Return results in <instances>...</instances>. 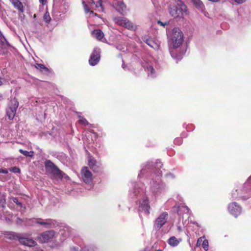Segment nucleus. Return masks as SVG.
<instances>
[{
    "label": "nucleus",
    "instance_id": "obj_1",
    "mask_svg": "<svg viewBox=\"0 0 251 251\" xmlns=\"http://www.w3.org/2000/svg\"><path fill=\"white\" fill-rule=\"evenodd\" d=\"M156 166L157 168L154 166L152 162H147L141 166V170L138 174L140 179H151L149 183L150 190L155 197L164 195L168 191L166 184L160 178L162 173L158 168L162 166V163L156 162Z\"/></svg>",
    "mask_w": 251,
    "mask_h": 251
},
{
    "label": "nucleus",
    "instance_id": "obj_2",
    "mask_svg": "<svg viewBox=\"0 0 251 251\" xmlns=\"http://www.w3.org/2000/svg\"><path fill=\"white\" fill-rule=\"evenodd\" d=\"M139 179V181L131 182L128 196L133 201L138 205V210L149 215L150 214L151 206L149 198L146 194V189L144 184L141 182L144 178Z\"/></svg>",
    "mask_w": 251,
    "mask_h": 251
},
{
    "label": "nucleus",
    "instance_id": "obj_3",
    "mask_svg": "<svg viewBox=\"0 0 251 251\" xmlns=\"http://www.w3.org/2000/svg\"><path fill=\"white\" fill-rule=\"evenodd\" d=\"M173 49H170V52L172 57L177 60L181 59L182 56L185 53L186 50L177 53L176 49L178 48L183 41V34L178 28H174L173 30L171 37Z\"/></svg>",
    "mask_w": 251,
    "mask_h": 251
},
{
    "label": "nucleus",
    "instance_id": "obj_4",
    "mask_svg": "<svg viewBox=\"0 0 251 251\" xmlns=\"http://www.w3.org/2000/svg\"><path fill=\"white\" fill-rule=\"evenodd\" d=\"M177 4V5L173 4L169 5V14L175 18L183 17L184 14H187V6L181 0H178Z\"/></svg>",
    "mask_w": 251,
    "mask_h": 251
},
{
    "label": "nucleus",
    "instance_id": "obj_5",
    "mask_svg": "<svg viewBox=\"0 0 251 251\" xmlns=\"http://www.w3.org/2000/svg\"><path fill=\"white\" fill-rule=\"evenodd\" d=\"M46 171L52 175L54 177L62 179L63 177L65 178H69V176L63 172L61 171L51 161L47 160L44 163Z\"/></svg>",
    "mask_w": 251,
    "mask_h": 251
},
{
    "label": "nucleus",
    "instance_id": "obj_6",
    "mask_svg": "<svg viewBox=\"0 0 251 251\" xmlns=\"http://www.w3.org/2000/svg\"><path fill=\"white\" fill-rule=\"evenodd\" d=\"M32 222L42 226L45 228H54L60 226V223L52 219L41 218L31 219Z\"/></svg>",
    "mask_w": 251,
    "mask_h": 251
},
{
    "label": "nucleus",
    "instance_id": "obj_7",
    "mask_svg": "<svg viewBox=\"0 0 251 251\" xmlns=\"http://www.w3.org/2000/svg\"><path fill=\"white\" fill-rule=\"evenodd\" d=\"M168 217V212L165 211L161 213L154 222V229L156 230H159L166 223Z\"/></svg>",
    "mask_w": 251,
    "mask_h": 251
},
{
    "label": "nucleus",
    "instance_id": "obj_8",
    "mask_svg": "<svg viewBox=\"0 0 251 251\" xmlns=\"http://www.w3.org/2000/svg\"><path fill=\"white\" fill-rule=\"evenodd\" d=\"M88 165L90 168L95 173L102 172L103 168L101 163L97 161L92 156H90L88 160Z\"/></svg>",
    "mask_w": 251,
    "mask_h": 251
},
{
    "label": "nucleus",
    "instance_id": "obj_9",
    "mask_svg": "<svg viewBox=\"0 0 251 251\" xmlns=\"http://www.w3.org/2000/svg\"><path fill=\"white\" fill-rule=\"evenodd\" d=\"M55 235L54 230H47L39 234L38 236V240L42 243H48L55 237Z\"/></svg>",
    "mask_w": 251,
    "mask_h": 251
},
{
    "label": "nucleus",
    "instance_id": "obj_10",
    "mask_svg": "<svg viewBox=\"0 0 251 251\" xmlns=\"http://www.w3.org/2000/svg\"><path fill=\"white\" fill-rule=\"evenodd\" d=\"M155 62L147 61L143 63V67L145 71L147 73L148 76L151 78H154L156 76V73L154 69Z\"/></svg>",
    "mask_w": 251,
    "mask_h": 251
},
{
    "label": "nucleus",
    "instance_id": "obj_11",
    "mask_svg": "<svg viewBox=\"0 0 251 251\" xmlns=\"http://www.w3.org/2000/svg\"><path fill=\"white\" fill-rule=\"evenodd\" d=\"M100 53L99 48H94L89 60V64L91 66H94L98 63L100 57Z\"/></svg>",
    "mask_w": 251,
    "mask_h": 251
},
{
    "label": "nucleus",
    "instance_id": "obj_12",
    "mask_svg": "<svg viewBox=\"0 0 251 251\" xmlns=\"http://www.w3.org/2000/svg\"><path fill=\"white\" fill-rule=\"evenodd\" d=\"M228 210L229 212L235 217H237L242 212L241 206L236 202L229 203L228 206Z\"/></svg>",
    "mask_w": 251,
    "mask_h": 251
},
{
    "label": "nucleus",
    "instance_id": "obj_13",
    "mask_svg": "<svg viewBox=\"0 0 251 251\" xmlns=\"http://www.w3.org/2000/svg\"><path fill=\"white\" fill-rule=\"evenodd\" d=\"M17 239H18L19 242L21 244L27 247H32L35 246L37 245L36 241H34L32 238L22 237L17 234Z\"/></svg>",
    "mask_w": 251,
    "mask_h": 251
},
{
    "label": "nucleus",
    "instance_id": "obj_14",
    "mask_svg": "<svg viewBox=\"0 0 251 251\" xmlns=\"http://www.w3.org/2000/svg\"><path fill=\"white\" fill-rule=\"evenodd\" d=\"M81 174L82 179L85 183L89 184L92 182V174L88 167H83L81 170Z\"/></svg>",
    "mask_w": 251,
    "mask_h": 251
},
{
    "label": "nucleus",
    "instance_id": "obj_15",
    "mask_svg": "<svg viewBox=\"0 0 251 251\" xmlns=\"http://www.w3.org/2000/svg\"><path fill=\"white\" fill-rule=\"evenodd\" d=\"M6 23L11 29H14L16 25V16L14 11H10L8 12L7 17L6 18Z\"/></svg>",
    "mask_w": 251,
    "mask_h": 251
},
{
    "label": "nucleus",
    "instance_id": "obj_16",
    "mask_svg": "<svg viewBox=\"0 0 251 251\" xmlns=\"http://www.w3.org/2000/svg\"><path fill=\"white\" fill-rule=\"evenodd\" d=\"M174 210L176 209V212L180 216H182L183 214L189 213L190 209L184 203L176 204L173 207Z\"/></svg>",
    "mask_w": 251,
    "mask_h": 251
},
{
    "label": "nucleus",
    "instance_id": "obj_17",
    "mask_svg": "<svg viewBox=\"0 0 251 251\" xmlns=\"http://www.w3.org/2000/svg\"><path fill=\"white\" fill-rule=\"evenodd\" d=\"M113 5L115 9L121 14L124 15L126 13V7L123 1H117Z\"/></svg>",
    "mask_w": 251,
    "mask_h": 251
},
{
    "label": "nucleus",
    "instance_id": "obj_18",
    "mask_svg": "<svg viewBox=\"0 0 251 251\" xmlns=\"http://www.w3.org/2000/svg\"><path fill=\"white\" fill-rule=\"evenodd\" d=\"M71 231L72 229L69 226H64L63 229L60 230L61 242H63L70 236Z\"/></svg>",
    "mask_w": 251,
    "mask_h": 251
},
{
    "label": "nucleus",
    "instance_id": "obj_19",
    "mask_svg": "<svg viewBox=\"0 0 251 251\" xmlns=\"http://www.w3.org/2000/svg\"><path fill=\"white\" fill-rule=\"evenodd\" d=\"M97 250L94 246L90 245L80 248L77 246L72 247L70 248L71 251H96Z\"/></svg>",
    "mask_w": 251,
    "mask_h": 251
},
{
    "label": "nucleus",
    "instance_id": "obj_20",
    "mask_svg": "<svg viewBox=\"0 0 251 251\" xmlns=\"http://www.w3.org/2000/svg\"><path fill=\"white\" fill-rule=\"evenodd\" d=\"M17 9L19 11V18L21 21H23L25 18V15L24 14V6L23 3L19 0H17Z\"/></svg>",
    "mask_w": 251,
    "mask_h": 251
},
{
    "label": "nucleus",
    "instance_id": "obj_21",
    "mask_svg": "<svg viewBox=\"0 0 251 251\" xmlns=\"http://www.w3.org/2000/svg\"><path fill=\"white\" fill-rule=\"evenodd\" d=\"M181 238L177 239L175 236H171L167 240L168 244L172 247L177 246L181 242Z\"/></svg>",
    "mask_w": 251,
    "mask_h": 251
},
{
    "label": "nucleus",
    "instance_id": "obj_22",
    "mask_svg": "<svg viewBox=\"0 0 251 251\" xmlns=\"http://www.w3.org/2000/svg\"><path fill=\"white\" fill-rule=\"evenodd\" d=\"M16 114V106H9L6 110V116L9 120H12Z\"/></svg>",
    "mask_w": 251,
    "mask_h": 251
},
{
    "label": "nucleus",
    "instance_id": "obj_23",
    "mask_svg": "<svg viewBox=\"0 0 251 251\" xmlns=\"http://www.w3.org/2000/svg\"><path fill=\"white\" fill-rule=\"evenodd\" d=\"M145 42L147 45L154 50H157L159 48V44L158 42H155L152 38L147 39Z\"/></svg>",
    "mask_w": 251,
    "mask_h": 251
},
{
    "label": "nucleus",
    "instance_id": "obj_24",
    "mask_svg": "<svg viewBox=\"0 0 251 251\" xmlns=\"http://www.w3.org/2000/svg\"><path fill=\"white\" fill-rule=\"evenodd\" d=\"M196 7L205 15V7L203 3L200 0H193Z\"/></svg>",
    "mask_w": 251,
    "mask_h": 251
},
{
    "label": "nucleus",
    "instance_id": "obj_25",
    "mask_svg": "<svg viewBox=\"0 0 251 251\" xmlns=\"http://www.w3.org/2000/svg\"><path fill=\"white\" fill-rule=\"evenodd\" d=\"M92 35L98 40L102 41L104 37V34L100 29H95L92 31Z\"/></svg>",
    "mask_w": 251,
    "mask_h": 251
},
{
    "label": "nucleus",
    "instance_id": "obj_26",
    "mask_svg": "<svg viewBox=\"0 0 251 251\" xmlns=\"http://www.w3.org/2000/svg\"><path fill=\"white\" fill-rule=\"evenodd\" d=\"M114 21L117 25L125 27L126 18L124 17H117L114 18Z\"/></svg>",
    "mask_w": 251,
    "mask_h": 251
},
{
    "label": "nucleus",
    "instance_id": "obj_27",
    "mask_svg": "<svg viewBox=\"0 0 251 251\" xmlns=\"http://www.w3.org/2000/svg\"><path fill=\"white\" fill-rule=\"evenodd\" d=\"M201 242H202V247L203 248V249L205 251H207L208 249V240L206 239H204L203 240V238L201 237L200 238L197 242V246H200L201 245Z\"/></svg>",
    "mask_w": 251,
    "mask_h": 251
},
{
    "label": "nucleus",
    "instance_id": "obj_28",
    "mask_svg": "<svg viewBox=\"0 0 251 251\" xmlns=\"http://www.w3.org/2000/svg\"><path fill=\"white\" fill-rule=\"evenodd\" d=\"M125 28L128 30L135 31L137 29V26L126 18Z\"/></svg>",
    "mask_w": 251,
    "mask_h": 251
},
{
    "label": "nucleus",
    "instance_id": "obj_29",
    "mask_svg": "<svg viewBox=\"0 0 251 251\" xmlns=\"http://www.w3.org/2000/svg\"><path fill=\"white\" fill-rule=\"evenodd\" d=\"M1 234L4 235L5 237L9 240H14L16 238V235L13 232L3 231L1 233Z\"/></svg>",
    "mask_w": 251,
    "mask_h": 251
},
{
    "label": "nucleus",
    "instance_id": "obj_30",
    "mask_svg": "<svg viewBox=\"0 0 251 251\" xmlns=\"http://www.w3.org/2000/svg\"><path fill=\"white\" fill-rule=\"evenodd\" d=\"M17 211L19 210L21 211V214H23L25 209V204H23L22 202L19 201L17 199Z\"/></svg>",
    "mask_w": 251,
    "mask_h": 251
},
{
    "label": "nucleus",
    "instance_id": "obj_31",
    "mask_svg": "<svg viewBox=\"0 0 251 251\" xmlns=\"http://www.w3.org/2000/svg\"><path fill=\"white\" fill-rule=\"evenodd\" d=\"M78 117L79 118L78 122L80 124L83 125L84 126L90 125L92 127H93V126H92V125H90L84 117L81 116L80 115H78Z\"/></svg>",
    "mask_w": 251,
    "mask_h": 251
},
{
    "label": "nucleus",
    "instance_id": "obj_32",
    "mask_svg": "<svg viewBox=\"0 0 251 251\" xmlns=\"http://www.w3.org/2000/svg\"><path fill=\"white\" fill-rule=\"evenodd\" d=\"M19 151L22 154H23L25 156H26V157H31L34 155V152L33 151H27L23 150L22 149H20L19 150Z\"/></svg>",
    "mask_w": 251,
    "mask_h": 251
},
{
    "label": "nucleus",
    "instance_id": "obj_33",
    "mask_svg": "<svg viewBox=\"0 0 251 251\" xmlns=\"http://www.w3.org/2000/svg\"><path fill=\"white\" fill-rule=\"evenodd\" d=\"M88 1H91V3L94 4L95 5L96 8H100L102 9V1L101 0H88Z\"/></svg>",
    "mask_w": 251,
    "mask_h": 251
},
{
    "label": "nucleus",
    "instance_id": "obj_34",
    "mask_svg": "<svg viewBox=\"0 0 251 251\" xmlns=\"http://www.w3.org/2000/svg\"><path fill=\"white\" fill-rule=\"evenodd\" d=\"M231 197L233 199H238V198H241V196H240V192H239L238 190H235L232 191V192L231 193Z\"/></svg>",
    "mask_w": 251,
    "mask_h": 251
},
{
    "label": "nucleus",
    "instance_id": "obj_35",
    "mask_svg": "<svg viewBox=\"0 0 251 251\" xmlns=\"http://www.w3.org/2000/svg\"><path fill=\"white\" fill-rule=\"evenodd\" d=\"M36 68L42 72H43V71L48 72L49 71V69L47 67H46L43 64H36Z\"/></svg>",
    "mask_w": 251,
    "mask_h": 251
},
{
    "label": "nucleus",
    "instance_id": "obj_36",
    "mask_svg": "<svg viewBox=\"0 0 251 251\" xmlns=\"http://www.w3.org/2000/svg\"><path fill=\"white\" fill-rule=\"evenodd\" d=\"M52 156L56 157L59 159H62L66 157V154L63 152L59 153H54L52 154Z\"/></svg>",
    "mask_w": 251,
    "mask_h": 251
},
{
    "label": "nucleus",
    "instance_id": "obj_37",
    "mask_svg": "<svg viewBox=\"0 0 251 251\" xmlns=\"http://www.w3.org/2000/svg\"><path fill=\"white\" fill-rule=\"evenodd\" d=\"M44 20L47 23H49L50 21L51 18L48 12H46L44 14Z\"/></svg>",
    "mask_w": 251,
    "mask_h": 251
},
{
    "label": "nucleus",
    "instance_id": "obj_38",
    "mask_svg": "<svg viewBox=\"0 0 251 251\" xmlns=\"http://www.w3.org/2000/svg\"><path fill=\"white\" fill-rule=\"evenodd\" d=\"M82 3H83V7H84V8L85 12L86 13H88L89 12H90L91 14H93L94 13L93 11L90 10V9L88 8V6L87 5V4L85 2V1H83L82 2Z\"/></svg>",
    "mask_w": 251,
    "mask_h": 251
},
{
    "label": "nucleus",
    "instance_id": "obj_39",
    "mask_svg": "<svg viewBox=\"0 0 251 251\" xmlns=\"http://www.w3.org/2000/svg\"><path fill=\"white\" fill-rule=\"evenodd\" d=\"M182 142V141L181 138H176L174 141V144L176 145H179L181 144Z\"/></svg>",
    "mask_w": 251,
    "mask_h": 251
},
{
    "label": "nucleus",
    "instance_id": "obj_40",
    "mask_svg": "<svg viewBox=\"0 0 251 251\" xmlns=\"http://www.w3.org/2000/svg\"><path fill=\"white\" fill-rule=\"evenodd\" d=\"M165 177L170 179H175L176 178V176L171 173H167L165 175Z\"/></svg>",
    "mask_w": 251,
    "mask_h": 251
},
{
    "label": "nucleus",
    "instance_id": "obj_41",
    "mask_svg": "<svg viewBox=\"0 0 251 251\" xmlns=\"http://www.w3.org/2000/svg\"><path fill=\"white\" fill-rule=\"evenodd\" d=\"M157 24L158 25H160L161 26L165 27L166 25H168L169 24V21H166V22H162L161 21L158 20V21H157Z\"/></svg>",
    "mask_w": 251,
    "mask_h": 251
},
{
    "label": "nucleus",
    "instance_id": "obj_42",
    "mask_svg": "<svg viewBox=\"0 0 251 251\" xmlns=\"http://www.w3.org/2000/svg\"><path fill=\"white\" fill-rule=\"evenodd\" d=\"M246 0H234L237 4H241L246 1Z\"/></svg>",
    "mask_w": 251,
    "mask_h": 251
},
{
    "label": "nucleus",
    "instance_id": "obj_43",
    "mask_svg": "<svg viewBox=\"0 0 251 251\" xmlns=\"http://www.w3.org/2000/svg\"><path fill=\"white\" fill-rule=\"evenodd\" d=\"M8 171L7 169H0V173L7 174Z\"/></svg>",
    "mask_w": 251,
    "mask_h": 251
},
{
    "label": "nucleus",
    "instance_id": "obj_44",
    "mask_svg": "<svg viewBox=\"0 0 251 251\" xmlns=\"http://www.w3.org/2000/svg\"><path fill=\"white\" fill-rule=\"evenodd\" d=\"M90 132L91 133H93V134L94 135V136H95V138H97V137H98V134H97V133L96 132H95L93 130H90Z\"/></svg>",
    "mask_w": 251,
    "mask_h": 251
},
{
    "label": "nucleus",
    "instance_id": "obj_45",
    "mask_svg": "<svg viewBox=\"0 0 251 251\" xmlns=\"http://www.w3.org/2000/svg\"><path fill=\"white\" fill-rule=\"evenodd\" d=\"M9 1L13 5L14 7H16V0H9Z\"/></svg>",
    "mask_w": 251,
    "mask_h": 251
},
{
    "label": "nucleus",
    "instance_id": "obj_46",
    "mask_svg": "<svg viewBox=\"0 0 251 251\" xmlns=\"http://www.w3.org/2000/svg\"><path fill=\"white\" fill-rule=\"evenodd\" d=\"M40 2L42 4V5H45L47 2V0H39Z\"/></svg>",
    "mask_w": 251,
    "mask_h": 251
},
{
    "label": "nucleus",
    "instance_id": "obj_47",
    "mask_svg": "<svg viewBox=\"0 0 251 251\" xmlns=\"http://www.w3.org/2000/svg\"><path fill=\"white\" fill-rule=\"evenodd\" d=\"M10 171L13 173H16V167H14L10 168Z\"/></svg>",
    "mask_w": 251,
    "mask_h": 251
},
{
    "label": "nucleus",
    "instance_id": "obj_48",
    "mask_svg": "<svg viewBox=\"0 0 251 251\" xmlns=\"http://www.w3.org/2000/svg\"><path fill=\"white\" fill-rule=\"evenodd\" d=\"M122 68L124 69H126V65L124 62V61L123 60V64H122Z\"/></svg>",
    "mask_w": 251,
    "mask_h": 251
},
{
    "label": "nucleus",
    "instance_id": "obj_49",
    "mask_svg": "<svg viewBox=\"0 0 251 251\" xmlns=\"http://www.w3.org/2000/svg\"><path fill=\"white\" fill-rule=\"evenodd\" d=\"M251 180V176L249 177L248 178V180H247V182L245 184V185H247L248 183Z\"/></svg>",
    "mask_w": 251,
    "mask_h": 251
},
{
    "label": "nucleus",
    "instance_id": "obj_50",
    "mask_svg": "<svg viewBox=\"0 0 251 251\" xmlns=\"http://www.w3.org/2000/svg\"><path fill=\"white\" fill-rule=\"evenodd\" d=\"M208 0L212 1V2H219L220 1V0Z\"/></svg>",
    "mask_w": 251,
    "mask_h": 251
},
{
    "label": "nucleus",
    "instance_id": "obj_51",
    "mask_svg": "<svg viewBox=\"0 0 251 251\" xmlns=\"http://www.w3.org/2000/svg\"><path fill=\"white\" fill-rule=\"evenodd\" d=\"M2 81L3 78L1 77H0V86H1L2 84Z\"/></svg>",
    "mask_w": 251,
    "mask_h": 251
},
{
    "label": "nucleus",
    "instance_id": "obj_52",
    "mask_svg": "<svg viewBox=\"0 0 251 251\" xmlns=\"http://www.w3.org/2000/svg\"><path fill=\"white\" fill-rule=\"evenodd\" d=\"M20 172H21L20 169L19 168L17 167V174L20 173Z\"/></svg>",
    "mask_w": 251,
    "mask_h": 251
},
{
    "label": "nucleus",
    "instance_id": "obj_53",
    "mask_svg": "<svg viewBox=\"0 0 251 251\" xmlns=\"http://www.w3.org/2000/svg\"><path fill=\"white\" fill-rule=\"evenodd\" d=\"M177 229H178V231H181V226H177Z\"/></svg>",
    "mask_w": 251,
    "mask_h": 251
},
{
    "label": "nucleus",
    "instance_id": "obj_54",
    "mask_svg": "<svg viewBox=\"0 0 251 251\" xmlns=\"http://www.w3.org/2000/svg\"><path fill=\"white\" fill-rule=\"evenodd\" d=\"M18 220L21 221V219H19V218H17V221H16L17 224H18Z\"/></svg>",
    "mask_w": 251,
    "mask_h": 251
},
{
    "label": "nucleus",
    "instance_id": "obj_55",
    "mask_svg": "<svg viewBox=\"0 0 251 251\" xmlns=\"http://www.w3.org/2000/svg\"><path fill=\"white\" fill-rule=\"evenodd\" d=\"M18 104H19V103H18V102L17 101V105H16L17 108H18Z\"/></svg>",
    "mask_w": 251,
    "mask_h": 251
},
{
    "label": "nucleus",
    "instance_id": "obj_56",
    "mask_svg": "<svg viewBox=\"0 0 251 251\" xmlns=\"http://www.w3.org/2000/svg\"><path fill=\"white\" fill-rule=\"evenodd\" d=\"M155 251H163L162 250L159 249V250H156Z\"/></svg>",
    "mask_w": 251,
    "mask_h": 251
}]
</instances>
